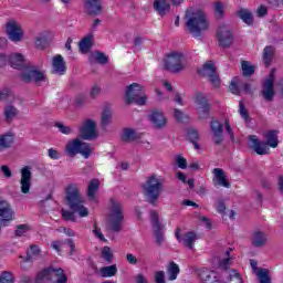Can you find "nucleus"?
<instances>
[{"label": "nucleus", "instance_id": "1", "mask_svg": "<svg viewBox=\"0 0 283 283\" xmlns=\"http://www.w3.org/2000/svg\"><path fill=\"white\" fill-rule=\"evenodd\" d=\"M66 202L71 210H62L63 220L69 222H78V218H87L90 216V208L83 205V197L76 184H70L66 189Z\"/></svg>", "mask_w": 283, "mask_h": 283}, {"label": "nucleus", "instance_id": "2", "mask_svg": "<svg viewBox=\"0 0 283 283\" xmlns=\"http://www.w3.org/2000/svg\"><path fill=\"white\" fill-rule=\"evenodd\" d=\"M186 27L195 39H200L209 30L207 13L200 8L190 7L186 11Z\"/></svg>", "mask_w": 283, "mask_h": 283}, {"label": "nucleus", "instance_id": "3", "mask_svg": "<svg viewBox=\"0 0 283 283\" xmlns=\"http://www.w3.org/2000/svg\"><path fill=\"white\" fill-rule=\"evenodd\" d=\"M164 182L165 179H163V176L153 174L143 184L144 196L150 205H158V198H160V193L163 192Z\"/></svg>", "mask_w": 283, "mask_h": 283}, {"label": "nucleus", "instance_id": "4", "mask_svg": "<svg viewBox=\"0 0 283 283\" xmlns=\"http://www.w3.org/2000/svg\"><path fill=\"white\" fill-rule=\"evenodd\" d=\"M264 138L266 144L260 143V139H258V136L255 135H251L249 137V146L254 149L255 154H258L259 156H264L269 154V151H271V148L269 147L275 149V147H277V145L280 144V142L277 140V130H268L264 134Z\"/></svg>", "mask_w": 283, "mask_h": 283}, {"label": "nucleus", "instance_id": "5", "mask_svg": "<svg viewBox=\"0 0 283 283\" xmlns=\"http://www.w3.org/2000/svg\"><path fill=\"white\" fill-rule=\"evenodd\" d=\"M35 283H67V276L61 268H46L38 273Z\"/></svg>", "mask_w": 283, "mask_h": 283}, {"label": "nucleus", "instance_id": "6", "mask_svg": "<svg viewBox=\"0 0 283 283\" xmlns=\"http://www.w3.org/2000/svg\"><path fill=\"white\" fill-rule=\"evenodd\" d=\"M124 101L128 104L136 103V105L147 104V94L143 84L133 83L126 87Z\"/></svg>", "mask_w": 283, "mask_h": 283}, {"label": "nucleus", "instance_id": "7", "mask_svg": "<svg viewBox=\"0 0 283 283\" xmlns=\"http://www.w3.org/2000/svg\"><path fill=\"white\" fill-rule=\"evenodd\" d=\"M65 151L67 156L71 157L81 154L83 158H90V156H92V151H94V147L87 143L81 142L78 138H75L66 143Z\"/></svg>", "mask_w": 283, "mask_h": 283}, {"label": "nucleus", "instance_id": "8", "mask_svg": "<svg viewBox=\"0 0 283 283\" xmlns=\"http://www.w3.org/2000/svg\"><path fill=\"white\" fill-rule=\"evenodd\" d=\"M123 207L116 200L111 201V212L108 216V227L112 231H120L123 229Z\"/></svg>", "mask_w": 283, "mask_h": 283}, {"label": "nucleus", "instance_id": "9", "mask_svg": "<svg viewBox=\"0 0 283 283\" xmlns=\"http://www.w3.org/2000/svg\"><path fill=\"white\" fill-rule=\"evenodd\" d=\"M21 78L24 83L33 81V83L40 85V83H45L48 77L45 76V71H43V69H39V66H27L21 73Z\"/></svg>", "mask_w": 283, "mask_h": 283}, {"label": "nucleus", "instance_id": "10", "mask_svg": "<svg viewBox=\"0 0 283 283\" xmlns=\"http://www.w3.org/2000/svg\"><path fill=\"white\" fill-rule=\"evenodd\" d=\"M192 101L199 118H201V120L205 118H209L211 104H209V99L207 98V96L200 92H197L195 93Z\"/></svg>", "mask_w": 283, "mask_h": 283}, {"label": "nucleus", "instance_id": "11", "mask_svg": "<svg viewBox=\"0 0 283 283\" xmlns=\"http://www.w3.org/2000/svg\"><path fill=\"white\" fill-rule=\"evenodd\" d=\"M187 65V56L180 52H171L166 57V67L170 72H180Z\"/></svg>", "mask_w": 283, "mask_h": 283}, {"label": "nucleus", "instance_id": "12", "mask_svg": "<svg viewBox=\"0 0 283 283\" xmlns=\"http://www.w3.org/2000/svg\"><path fill=\"white\" fill-rule=\"evenodd\" d=\"M78 136L83 140H94L98 136L96 122L94 119H84L78 128Z\"/></svg>", "mask_w": 283, "mask_h": 283}, {"label": "nucleus", "instance_id": "13", "mask_svg": "<svg viewBox=\"0 0 283 283\" xmlns=\"http://www.w3.org/2000/svg\"><path fill=\"white\" fill-rule=\"evenodd\" d=\"M6 32L9 40L13 43H19L23 41V36H25V33L23 32L21 24H19V22L14 20H11L7 23Z\"/></svg>", "mask_w": 283, "mask_h": 283}, {"label": "nucleus", "instance_id": "14", "mask_svg": "<svg viewBox=\"0 0 283 283\" xmlns=\"http://www.w3.org/2000/svg\"><path fill=\"white\" fill-rule=\"evenodd\" d=\"M199 74L210 78L213 87H220V77L216 73V64L213 61H207L200 69Z\"/></svg>", "mask_w": 283, "mask_h": 283}, {"label": "nucleus", "instance_id": "15", "mask_svg": "<svg viewBox=\"0 0 283 283\" xmlns=\"http://www.w3.org/2000/svg\"><path fill=\"white\" fill-rule=\"evenodd\" d=\"M20 174V191L21 193L28 195L30 193V189H32V168L25 166L21 168Z\"/></svg>", "mask_w": 283, "mask_h": 283}, {"label": "nucleus", "instance_id": "16", "mask_svg": "<svg viewBox=\"0 0 283 283\" xmlns=\"http://www.w3.org/2000/svg\"><path fill=\"white\" fill-rule=\"evenodd\" d=\"M175 237L180 244H185L188 249H193V242L198 240V234L196 232H185V230L180 228L176 229Z\"/></svg>", "mask_w": 283, "mask_h": 283}, {"label": "nucleus", "instance_id": "17", "mask_svg": "<svg viewBox=\"0 0 283 283\" xmlns=\"http://www.w3.org/2000/svg\"><path fill=\"white\" fill-rule=\"evenodd\" d=\"M14 220V209L12 205L7 200H0V222L6 224V222H12Z\"/></svg>", "mask_w": 283, "mask_h": 283}, {"label": "nucleus", "instance_id": "18", "mask_svg": "<svg viewBox=\"0 0 283 283\" xmlns=\"http://www.w3.org/2000/svg\"><path fill=\"white\" fill-rule=\"evenodd\" d=\"M275 82V69H273L270 75L265 78L263 83V98L265 101H273L275 96V91L273 90V84Z\"/></svg>", "mask_w": 283, "mask_h": 283}, {"label": "nucleus", "instance_id": "19", "mask_svg": "<svg viewBox=\"0 0 283 283\" xmlns=\"http://www.w3.org/2000/svg\"><path fill=\"white\" fill-rule=\"evenodd\" d=\"M150 220L153 222L155 238H156L158 244H161L163 240H164V238H163V221L160 220L158 211H156V210L150 211Z\"/></svg>", "mask_w": 283, "mask_h": 283}, {"label": "nucleus", "instance_id": "20", "mask_svg": "<svg viewBox=\"0 0 283 283\" xmlns=\"http://www.w3.org/2000/svg\"><path fill=\"white\" fill-rule=\"evenodd\" d=\"M213 185L214 187H224L229 189L231 184L229 182V176L221 168H214L213 171Z\"/></svg>", "mask_w": 283, "mask_h": 283}, {"label": "nucleus", "instance_id": "21", "mask_svg": "<svg viewBox=\"0 0 283 283\" xmlns=\"http://www.w3.org/2000/svg\"><path fill=\"white\" fill-rule=\"evenodd\" d=\"M217 39L222 48H229L233 43V33L229 27H221L217 32Z\"/></svg>", "mask_w": 283, "mask_h": 283}, {"label": "nucleus", "instance_id": "22", "mask_svg": "<svg viewBox=\"0 0 283 283\" xmlns=\"http://www.w3.org/2000/svg\"><path fill=\"white\" fill-rule=\"evenodd\" d=\"M229 90L237 96L242 94V92H245V94H251V84L242 85V80H240V77H234L230 83Z\"/></svg>", "mask_w": 283, "mask_h": 283}, {"label": "nucleus", "instance_id": "23", "mask_svg": "<svg viewBox=\"0 0 283 283\" xmlns=\"http://www.w3.org/2000/svg\"><path fill=\"white\" fill-rule=\"evenodd\" d=\"M101 189V180L92 179L88 181L86 196L90 202H98V190Z\"/></svg>", "mask_w": 283, "mask_h": 283}, {"label": "nucleus", "instance_id": "24", "mask_svg": "<svg viewBox=\"0 0 283 283\" xmlns=\"http://www.w3.org/2000/svg\"><path fill=\"white\" fill-rule=\"evenodd\" d=\"M9 64L13 70H23V67L25 70L28 67L25 55L22 53H11L9 55Z\"/></svg>", "mask_w": 283, "mask_h": 283}, {"label": "nucleus", "instance_id": "25", "mask_svg": "<svg viewBox=\"0 0 283 283\" xmlns=\"http://www.w3.org/2000/svg\"><path fill=\"white\" fill-rule=\"evenodd\" d=\"M67 70V66H65V60L63 59V55L57 54L52 57V72L53 74H59L60 76H63Z\"/></svg>", "mask_w": 283, "mask_h": 283}, {"label": "nucleus", "instance_id": "26", "mask_svg": "<svg viewBox=\"0 0 283 283\" xmlns=\"http://www.w3.org/2000/svg\"><path fill=\"white\" fill-rule=\"evenodd\" d=\"M200 280L202 283H226L227 282L216 271H203L200 274Z\"/></svg>", "mask_w": 283, "mask_h": 283}, {"label": "nucleus", "instance_id": "27", "mask_svg": "<svg viewBox=\"0 0 283 283\" xmlns=\"http://www.w3.org/2000/svg\"><path fill=\"white\" fill-rule=\"evenodd\" d=\"M149 120L157 129H163V127H166L167 125V117H165V113L160 111L153 112L149 115Z\"/></svg>", "mask_w": 283, "mask_h": 283}, {"label": "nucleus", "instance_id": "28", "mask_svg": "<svg viewBox=\"0 0 283 283\" xmlns=\"http://www.w3.org/2000/svg\"><path fill=\"white\" fill-rule=\"evenodd\" d=\"M85 12L87 14H94L95 17L103 12V6L101 0H86L84 3Z\"/></svg>", "mask_w": 283, "mask_h": 283}, {"label": "nucleus", "instance_id": "29", "mask_svg": "<svg viewBox=\"0 0 283 283\" xmlns=\"http://www.w3.org/2000/svg\"><path fill=\"white\" fill-rule=\"evenodd\" d=\"M50 39H52V34L50 32L44 31L39 33L34 39V45L38 50H45L48 48V43H50Z\"/></svg>", "mask_w": 283, "mask_h": 283}, {"label": "nucleus", "instance_id": "30", "mask_svg": "<svg viewBox=\"0 0 283 283\" xmlns=\"http://www.w3.org/2000/svg\"><path fill=\"white\" fill-rule=\"evenodd\" d=\"M211 127V132L213 134V140L217 145H220V143L222 142L223 137H222V123H220L219 120H212L210 124Z\"/></svg>", "mask_w": 283, "mask_h": 283}, {"label": "nucleus", "instance_id": "31", "mask_svg": "<svg viewBox=\"0 0 283 283\" xmlns=\"http://www.w3.org/2000/svg\"><path fill=\"white\" fill-rule=\"evenodd\" d=\"M153 6L160 17H165L171 9V4H169L167 0H155Z\"/></svg>", "mask_w": 283, "mask_h": 283}, {"label": "nucleus", "instance_id": "32", "mask_svg": "<svg viewBox=\"0 0 283 283\" xmlns=\"http://www.w3.org/2000/svg\"><path fill=\"white\" fill-rule=\"evenodd\" d=\"M94 43V34H88L80 42V52L82 54H87L92 49V44Z\"/></svg>", "mask_w": 283, "mask_h": 283}, {"label": "nucleus", "instance_id": "33", "mask_svg": "<svg viewBox=\"0 0 283 283\" xmlns=\"http://www.w3.org/2000/svg\"><path fill=\"white\" fill-rule=\"evenodd\" d=\"M230 252V250H227L223 256L214 259V263L218 262L219 269L227 271L231 266V258L229 256Z\"/></svg>", "mask_w": 283, "mask_h": 283}, {"label": "nucleus", "instance_id": "34", "mask_svg": "<svg viewBox=\"0 0 283 283\" xmlns=\"http://www.w3.org/2000/svg\"><path fill=\"white\" fill-rule=\"evenodd\" d=\"M266 240H269V237L264 232L258 231L252 235L253 247H264V244H266Z\"/></svg>", "mask_w": 283, "mask_h": 283}, {"label": "nucleus", "instance_id": "35", "mask_svg": "<svg viewBox=\"0 0 283 283\" xmlns=\"http://www.w3.org/2000/svg\"><path fill=\"white\" fill-rule=\"evenodd\" d=\"M14 143V136L12 134L0 135V151H6Z\"/></svg>", "mask_w": 283, "mask_h": 283}, {"label": "nucleus", "instance_id": "36", "mask_svg": "<svg viewBox=\"0 0 283 283\" xmlns=\"http://www.w3.org/2000/svg\"><path fill=\"white\" fill-rule=\"evenodd\" d=\"M116 273H118V268H116V265L103 266L98 271L101 277H114Z\"/></svg>", "mask_w": 283, "mask_h": 283}, {"label": "nucleus", "instance_id": "37", "mask_svg": "<svg viewBox=\"0 0 283 283\" xmlns=\"http://www.w3.org/2000/svg\"><path fill=\"white\" fill-rule=\"evenodd\" d=\"M179 273H180V268L178 266V264L174 262L169 263L167 268L168 280H170V282H174V280H177Z\"/></svg>", "mask_w": 283, "mask_h": 283}, {"label": "nucleus", "instance_id": "38", "mask_svg": "<svg viewBox=\"0 0 283 283\" xmlns=\"http://www.w3.org/2000/svg\"><path fill=\"white\" fill-rule=\"evenodd\" d=\"M36 258H41V248L39 245H31L27 251V262H32V260H36Z\"/></svg>", "mask_w": 283, "mask_h": 283}, {"label": "nucleus", "instance_id": "39", "mask_svg": "<svg viewBox=\"0 0 283 283\" xmlns=\"http://www.w3.org/2000/svg\"><path fill=\"white\" fill-rule=\"evenodd\" d=\"M138 138V134L133 128H125L122 133V140L124 143H132Z\"/></svg>", "mask_w": 283, "mask_h": 283}, {"label": "nucleus", "instance_id": "40", "mask_svg": "<svg viewBox=\"0 0 283 283\" xmlns=\"http://www.w3.org/2000/svg\"><path fill=\"white\" fill-rule=\"evenodd\" d=\"M101 258L102 260L106 261L108 264H112L114 262V252L112 251V248L109 247L102 248Z\"/></svg>", "mask_w": 283, "mask_h": 283}, {"label": "nucleus", "instance_id": "41", "mask_svg": "<svg viewBox=\"0 0 283 283\" xmlns=\"http://www.w3.org/2000/svg\"><path fill=\"white\" fill-rule=\"evenodd\" d=\"M238 17L243 20V23H247V25L253 24V15L251 14V11L248 9H241L238 12Z\"/></svg>", "mask_w": 283, "mask_h": 283}, {"label": "nucleus", "instance_id": "42", "mask_svg": "<svg viewBox=\"0 0 283 283\" xmlns=\"http://www.w3.org/2000/svg\"><path fill=\"white\" fill-rule=\"evenodd\" d=\"M275 55V49L273 46H265L263 51V61L265 65H271L273 56Z\"/></svg>", "mask_w": 283, "mask_h": 283}, {"label": "nucleus", "instance_id": "43", "mask_svg": "<svg viewBox=\"0 0 283 283\" xmlns=\"http://www.w3.org/2000/svg\"><path fill=\"white\" fill-rule=\"evenodd\" d=\"M90 61H94L95 63H101L102 65H105L107 63V56L105 53L102 52H93L90 55Z\"/></svg>", "mask_w": 283, "mask_h": 283}, {"label": "nucleus", "instance_id": "44", "mask_svg": "<svg viewBox=\"0 0 283 283\" xmlns=\"http://www.w3.org/2000/svg\"><path fill=\"white\" fill-rule=\"evenodd\" d=\"M241 70L243 72V76H251V74L255 73V66L249 61H243L241 63Z\"/></svg>", "mask_w": 283, "mask_h": 283}, {"label": "nucleus", "instance_id": "45", "mask_svg": "<svg viewBox=\"0 0 283 283\" xmlns=\"http://www.w3.org/2000/svg\"><path fill=\"white\" fill-rule=\"evenodd\" d=\"M113 112L112 108L105 107L102 112V125L105 127L108 123H112Z\"/></svg>", "mask_w": 283, "mask_h": 283}, {"label": "nucleus", "instance_id": "46", "mask_svg": "<svg viewBox=\"0 0 283 283\" xmlns=\"http://www.w3.org/2000/svg\"><path fill=\"white\" fill-rule=\"evenodd\" d=\"M260 283H271V272L269 270H261L256 275Z\"/></svg>", "mask_w": 283, "mask_h": 283}, {"label": "nucleus", "instance_id": "47", "mask_svg": "<svg viewBox=\"0 0 283 283\" xmlns=\"http://www.w3.org/2000/svg\"><path fill=\"white\" fill-rule=\"evenodd\" d=\"M224 275H229V282L230 283H243L242 277L235 270L226 271Z\"/></svg>", "mask_w": 283, "mask_h": 283}, {"label": "nucleus", "instance_id": "48", "mask_svg": "<svg viewBox=\"0 0 283 283\" xmlns=\"http://www.w3.org/2000/svg\"><path fill=\"white\" fill-rule=\"evenodd\" d=\"M188 138L191 140L195 149H200V145H198V142H196V140H198V138H200V135L198 134V130L190 129L188 132Z\"/></svg>", "mask_w": 283, "mask_h": 283}, {"label": "nucleus", "instance_id": "49", "mask_svg": "<svg viewBox=\"0 0 283 283\" xmlns=\"http://www.w3.org/2000/svg\"><path fill=\"white\" fill-rule=\"evenodd\" d=\"M29 231H32V227H30V224H19L15 228V235L21 238V235H25Z\"/></svg>", "mask_w": 283, "mask_h": 283}, {"label": "nucleus", "instance_id": "50", "mask_svg": "<svg viewBox=\"0 0 283 283\" xmlns=\"http://www.w3.org/2000/svg\"><path fill=\"white\" fill-rule=\"evenodd\" d=\"M17 114H19V112L12 105L7 106L4 108V116H6L7 120H12V118H14V116H17Z\"/></svg>", "mask_w": 283, "mask_h": 283}, {"label": "nucleus", "instance_id": "51", "mask_svg": "<svg viewBox=\"0 0 283 283\" xmlns=\"http://www.w3.org/2000/svg\"><path fill=\"white\" fill-rule=\"evenodd\" d=\"M93 235L99 240V242H107V239H105V235L103 234V231L98 228L97 223L93 224Z\"/></svg>", "mask_w": 283, "mask_h": 283}, {"label": "nucleus", "instance_id": "52", "mask_svg": "<svg viewBox=\"0 0 283 283\" xmlns=\"http://www.w3.org/2000/svg\"><path fill=\"white\" fill-rule=\"evenodd\" d=\"M239 114L245 123H249L250 120L249 113L247 112V108L244 107V103L242 102L239 103Z\"/></svg>", "mask_w": 283, "mask_h": 283}, {"label": "nucleus", "instance_id": "53", "mask_svg": "<svg viewBox=\"0 0 283 283\" xmlns=\"http://www.w3.org/2000/svg\"><path fill=\"white\" fill-rule=\"evenodd\" d=\"M214 209L216 211H218V213L224 216V211H227V206L224 205V201L222 199H218L214 203Z\"/></svg>", "mask_w": 283, "mask_h": 283}, {"label": "nucleus", "instance_id": "54", "mask_svg": "<svg viewBox=\"0 0 283 283\" xmlns=\"http://www.w3.org/2000/svg\"><path fill=\"white\" fill-rule=\"evenodd\" d=\"M0 283H14V276L10 272H3L0 275Z\"/></svg>", "mask_w": 283, "mask_h": 283}, {"label": "nucleus", "instance_id": "55", "mask_svg": "<svg viewBox=\"0 0 283 283\" xmlns=\"http://www.w3.org/2000/svg\"><path fill=\"white\" fill-rule=\"evenodd\" d=\"M175 163H176L177 167H179V169H187V159H185V157H182V155H177L175 157Z\"/></svg>", "mask_w": 283, "mask_h": 283}, {"label": "nucleus", "instance_id": "56", "mask_svg": "<svg viewBox=\"0 0 283 283\" xmlns=\"http://www.w3.org/2000/svg\"><path fill=\"white\" fill-rule=\"evenodd\" d=\"M55 127H57L59 132H61V134H65L66 136L72 134V127L66 126L63 123H56Z\"/></svg>", "mask_w": 283, "mask_h": 283}, {"label": "nucleus", "instance_id": "57", "mask_svg": "<svg viewBox=\"0 0 283 283\" xmlns=\"http://www.w3.org/2000/svg\"><path fill=\"white\" fill-rule=\"evenodd\" d=\"M174 117L176 120H178V123H185V120H187V115H185V113L178 108L174 111Z\"/></svg>", "mask_w": 283, "mask_h": 283}, {"label": "nucleus", "instance_id": "58", "mask_svg": "<svg viewBox=\"0 0 283 283\" xmlns=\"http://www.w3.org/2000/svg\"><path fill=\"white\" fill-rule=\"evenodd\" d=\"M51 247L54 249V251H56V253H61L65 247V241H52Z\"/></svg>", "mask_w": 283, "mask_h": 283}, {"label": "nucleus", "instance_id": "59", "mask_svg": "<svg viewBox=\"0 0 283 283\" xmlns=\"http://www.w3.org/2000/svg\"><path fill=\"white\" fill-rule=\"evenodd\" d=\"M99 94H101V85L94 84L90 91L91 98H96Z\"/></svg>", "mask_w": 283, "mask_h": 283}, {"label": "nucleus", "instance_id": "60", "mask_svg": "<svg viewBox=\"0 0 283 283\" xmlns=\"http://www.w3.org/2000/svg\"><path fill=\"white\" fill-rule=\"evenodd\" d=\"M48 156L51 160H59V158H61V153L54 148H49Z\"/></svg>", "mask_w": 283, "mask_h": 283}, {"label": "nucleus", "instance_id": "61", "mask_svg": "<svg viewBox=\"0 0 283 283\" xmlns=\"http://www.w3.org/2000/svg\"><path fill=\"white\" fill-rule=\"evenodd\" d=\"M155 282L156 283H165V272L164 271L155 272Z\"/></svg>", "mask_w": 283, "mask_h": 283}, {"label": "nucleus", "instance_id": "62", "mask_svg": "<svg viewBox=\"0 0 283 283\" xmlns=\"http://www.w3.org/2000/svg\"><path fill=\"white\" fill-rule=\"evenodd\" d=\"M10 96H12V91H10V88H3L2 91H0L1 101H6Z\"/></svg>", "mask_w": 283, "mask_h": 283}, {"label": "nucleus", "instance_id": "63", "mask_svg": "<svg viewBox=\"0 0 283 283\" xmlns=\"http://www.w3.org/2000/svg\"><path fill=\"white\" fill-rule=\"evenodd\" d=\"M266 14H269V10L266 9L265 6H260L256 9V17H266Z\"/></svg>", "mask_w": 283, "mask_h": 283}, {"label": "nucleus", "instance_id": "64", "mask_svg": "<svg viewBox=\"0 0 283 283\" xmlns=\"http://www.w3.org/2000/svg\"><path fill=\"white\" fill-rule=\"evenodd\" d=\"M135 282L136 283H149V279H147V276H145V274L139 273L135 276Z\"/></svg>", "mask_w": 283, "mask_h": 283}]
</instances>
